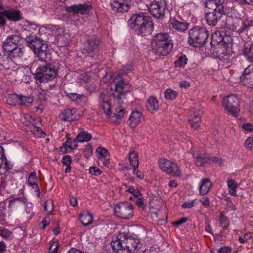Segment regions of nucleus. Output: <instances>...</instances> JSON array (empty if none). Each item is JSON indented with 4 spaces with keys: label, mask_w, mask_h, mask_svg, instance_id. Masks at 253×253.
<instances>
[{
    "label": "nucleus",
    "mask_w": 253,
    "mask_h": 253,
    "mask_svg": "<svg viewBox=\"0 0 253 253\" xmlns=\"http://www.w3.org/2000/svg\"><path fill=\"white\" fill-rule=\"evenodd\" d=\"M113 82L116 84L115 90L110 93L109 97L124 99L126 94L132 90L131 85L125 82L120 76L115 78Z\"/></svg>",
    "instance_id": "8"
},
{
    "label": "nucleus",
    "mask_w": 253,
    "mask_h": 253,
    "mask_svg": "<svg viewBox=\"0 0 253 253\" xmlns=\"http://www.w3.org/2000/svg\"><path fill=\"white\" fill-rule=\"evenodd\" d=\"M24 197H17L10 200L9 203V211L8 213L10 215L14 209H16L18 207L23 205L24 202Z\"/></svg>",
    "instance_id": "29"
},
{
    "label": "nucleus",
    "mask_w": 253,
    "mask_h": 253,
    "mask_svg": "<svg viewBox=\"0 0 253 253\" xmlns=\"http://www.w3.org/2000/svg\"><path fill=\"white\" fill-rule=\"evenodd\" d=\"M149 11L156 18H160L164 15L166 8V3L165 0H155L150 4Z\"/></svg>",
    "instance_id": "12"
},
{
    "label": "nucleus",
    "mask_w": 253,
    "mask_h": 253,
    "mask_svg": "<svg viewBox=\"0 0 253 253\" xmlns=\"http://www.w3.org/2000/svg\"><path fill=\"white\" fill-rule=\"evenodd\" d=\"M59 248V242L57 241L53 242L50 246L49 251L50 253H57Z\"/></svg>",
    "instance_id": "54"
},
{
    "label": "nucleus",
    "mask_w": 253,
    "mask_h": 253,
    "mask_svg": "<svg viewBox=\"0 0 253 253\" xmlns=\"http://www.w3.org/2000/svg\"><path fill=\"white\" fill-rule=\"evenodd\" d=\"M187 58L185 55H181L177 60L175 62L176 67H182L184 66L187 63Z\"/></svg>",
    "instance_id": "50"
},
{
    "label": "nucleus",
    "mask_w": 253,
    "mask_h": 253,
    "mask_svg": "<svg viewBox=\"0 0 253 253\" xmlns=\"http://www.w3.org/2000/svg\"><path fill=\"white\" fill-rule=\"evenodd\" d=\"M208 159L206 157L197 156L195 161V164L197 166H201L207 161Z\"/></svg>",
    "instance_id": "55"
},
{
    "label": "nucleus",
    "mask_w": 253,
    "mask_h": 253,
    "mask_svg": "<svg viewBox=\"0 0 253 253\" xmlns=\"http://www.w3.org/2000/svg\"><path fill=\"white\" fill-rule=\"evenodd\" d=\"M53 201L50 199L47 200L45 202L44 205V211L47 214L49 215L52 213L53 210Z\"/></svg>",
    "instance_id": "47"
},
{
    "label": "nucleus",
    "mask_w": 253,
    "mask_h": 253,
    "mask_svg": "<svg viewBox=\"0 0 253 253\" xmlns=\"http://www.w3.org/2000/svg\"><path fill=\"white\" fill-rule=\"evenodd\" d=\"M110 5L113 11L122 13L129 10L131 2L129 0H112Z\"/></svg>",
    "instance_id": "14"
},
{
    "label": "nucleus",
    "mask_w": 253,
    "mask_h": 253,
    "mask_svg": "<svg viewBox=\"0 0 253 253\" xmlns=\"http://www.w3.org/2000/svg\"><path fill=\"white\" fill-rule=\"evenodd\" d=\"M4 16L9 20L14 21H18L21 19L20 12L19 10L12 9L5 10L3 11Z\"/></svg>",
    "instance_id": "32"
},
{
    "label": "nucleus",
    "mask_w": 253,
    "mask_h": 253,
    "mask_svg": "<svg viewBox=\"0 0 253 253\" xmlns=\"http://www.w3.org/2000/svg\"><path fill=\"white\" fill-rule=\"evenodd\" d=\"M51 25H42L38 28V33L40 36H42L43 38L46 37V35H51L52 31Z\"/></svg>",
    "instance_id": "36"
},
{
    "label": "nucleus",
    "mask_w": 253,
    "mask_h": 253,
    "mask_svg": "<svg viewBox=\"0 0 253 253\" xmlns=\"http://www.w3.org/2000/svg\"><path fill=\"white\" fill-rule=\"evenodd\" d=\"M128 157L130 165L134 168H138L139 167V155L137 151L130 150L128 153Z\"/></svg>",
    "instance_id": "31"
},
{
    "label": "nucleus",
    "mask_w": 253,
    "mask_h": 253,
    "mask_svg": "<svg viewBox=\"0 0 253 253\" xmlns=\"http://www.w3.org/2000/svg\"><path fill=\"white\" fill-rule=\"evenodd\" d=\"M79 220L83 225L86 226L92 223L93 218L89 213L83 211L79 215Z\"/></svg>",
    "instance_id": "30"
},
{
    "label": "nucleus",
    "mask_w": 253,
    "mask_h": 253,
    "mask_svg": "<svg viewBox=\"0 0 253 253\" xmlns=\"http://www.w3.org/2000/svg\"><path fill=\"white\" fill-rule=\"evenodd\" d=\"M77 144L75 139H68L65 143L59 148V151L61 153L70 152L77 148Z\"/></svg>",
    "instance_id": "24"
},
{
    "label": "nucleus",
    "mask_w": 253,
    "mask_h": 253,
    "mask_svg": "<svg viewBox=\"0 0 253 253\" xmlns=\"http://www.w3.org/2000/svg\"><path fill=\"white\" fill-rule=\"evenodd\" d=\"M253 239V233L248 232L239 237V241L241 243H245Z\"/></svg>",
    "instance_id": "49"
},
{
    "label": "nucleus",
    "mask_w": 253,
    "mask_h": 253,
    "mask_svg": "<svg viewBox=\"0 0 253 253\" xmlns=\"http://www.w3.org/2000/svg\"><path fill=\"white\" fill-rule=\"evenodd\" d=\"M11 232L7 229L0 227V236L4 238H8L11 236Z\"/></svg>",
    "instance_id": "61"
},
{
    "label": "nucleus",
    "mask_w": 253,
    "mask_h": 253,
    "mask_svg": "<svg viewBox=\"0 0 253 253\" xmlns=\"http://www.w3.org/2000/svg\"><path fill=\"white\" fill-rule=\"evenodd\" d=\"M25 40L28 47L31 49L41 61L50 58V54L47 45L43 40L34 36H27Z\"/></svg>",
    "instance_id": "5"
},
{
    "label": "nucleus",
    "mask_w": 253,
    "mask_h": 253,
    "mask_svg": "<svg viewBox=\"0 0 253 253\" xmlns=\"http://www.w3.org/2000/svg\"><path fill=\"white\" fill-rule=\"evenodd\" d=\"M196 199L194 200H189L185 202H184L182 205L181 207L184 209H188L191 208L194 206L195 205Z\"/></svg>",
    "instance_id": "56"
},
{
    "label": "nucleus",
    "mask_w": 253,
    "mask_h": 253,
    "mask_svg": "<svg viewBox=\"0 0 253 253\" xmlns=\"http://www.w3.org/2000/svg\"><path fill=\"white\" fill-rule=\"evenodd\" d=\"M229 193L232 196L237 195V184L233 179H229L227 182Z\"/></svg>",
    "instance_id": "42"
},
{
    "label": "nucleus",
    "mask_w": 253,
    "mask_h": 253,
    "mask_svg": "<svg viewBox=\"0 0 253 253\" xmlns=\"http://www.w3.org/2000/svg\"><path fill=\"white\" fill-rule=\"evenodd\" d=\"M24 25L26 29L32 33H38L39 26L35 23L31 22L29 21H25Z\"/></svg>",
    "instance_id": "46"
},
{
    "label": "nucleus",
    "mask_w": 253,
    "mask_h": 253,
    "mask_svg": "<svg viewBox=\"0 0 253 253\" xmlns=\"http://www.w3.org/2000/svg\"><path fill=\"white\" fill-rule=\"evenodd\" d=\"M14 118L17 122L18 125L22 127L23 126H27L30 123L32 124L36 122L35 120H32L30 115L27 114H20L19 115L16 114L14 116Z\"/></svg>",
    "instance_id": "23"
},
{
    "label": "nucleus",
    "mask_w": 253,
    "mask_h": 253,
    "mask_svg": "<svg viewBox=\"0 0 253 253\" xmlns=\"http://www.w3.org/2000/svg\"><path fill=\"white\" fill-rule=\"evenodd\" d=\"M143 118V114L141 111H133L128 119L129 125L132 128H135L141 122Z\"/></svg>",
    "instance_id": "21"
},
{
    "label": "nucleus",
    "mask_w": 253,
    "mask_h": 253,
    "mask_svg": "<svg viewBox=\"0 0 253 253\" xmlns=\"http://www.w3.org/2000/svg\"><path fill=\"white\" fill-rule=\"evenodd\" d=\"M228 38H229L228 37H223L220 32L217 31L212 34L211 36V44L215 46L225 42V40Z\"/></svg>",
    "instance_id": "33"
},
{
    "label": "nucleus",
    "mask_w": 253,
    "mask_h": 253,
    "mask_svg": "<svg viewBox=\"0 0 253 253\" xmlns=\"http://www.w3.org/2000/svg\"><path fill=\"white\" fill-rule=\"evenodd\" d=\"M24 201L23 205L25 207V211L27 214H31L32 212L33 204L32 203L28 202L25 198Z\"/></svg>",
    "instance_id": "51"
},
{
    "label": "nucleus",
    "mask_w": 253,
    "mask_h": 253,
    "mask_svg": "<svg viewBox=\"0 0 253 253\" xmlns=\"http://www.w3.org/2000/svg\"><path fill=\"white\" fill-rule=\"evenodd\" d=\"M170 23L174 29L180 32L186 31L188 27V24L187 22L179 21L175 18L171 19Z\"/></svg>",
    "instance_id": "28"
},
{
    "label": "nucleus",
    "mask_w": 253,
    "mask_h": 253,
    "mask_svg": "<svg viewBox=\"0 0 253 253\" xmlns=\"http://www.w3.org/2000/svg\"><path fill=\"white\" fill-rule=\"evenodd\" d=\"M201 111L200 107L196 105L191 108L188 113V118L191 126L194 129L198 128L200 126Z\"/></svg>",
    "instance_id": "13"
},
{
    "label": "nucleus",
    "mask_w": 253,
    "mask_h": 253,
    "mask_svg": "<svg viewBox=\"0 0 253 253\" xmlns=\"http://www.w3.org/2000/svg\"><path fill=\"white\" fill-rule=\"evenodd\" d=\"M219 221L221 226L223 228H227L228 227L229 222L225 216L221 215L219 218Z\"/></svg>",
    "instance_id": "58"
},
{
    "label": "nucleus",
    "mask_w": 253,
    "mask_h": 253,
    "mask_svg": "<svg viewBox=\"0 0 253 253\" xmlns=\"http://www.w3.org/2000/svg\"><path fill=\"white\" fill-rule=\"evenodd\" d=\"M231 251V248L229 246H223L217 250L218 253H229Z\"/></svg>",
    "instance_id": "64"
},
{
    "label": "nucleus",
    "mask_w": 253,
    "mask_h": 253,
    "mask_svg": "<svg viewBox=\"0 0 253 253\" xmlns=\"http://www.w3.org/2000/svg\"><path fill=\"white\" fill-rule=\"evenodd\" d=\"M20 37L18 35H10L3 41L2 47L5 51H11L12 49L18 46L20 42Z\"/></svg>",
    "instance_id": "16"
},
{
    "label": "nucleus",
    "mask_w": 253,
    "mask_h": 253,
    "mask_svg": "<svg viewBox=\"0 0 253 253\" xmlns=\"http://www.w3.org/2000/svg\"><path fill=\"white\" fill-rule=\"evenodd\" d=\"M124 99L109 97L105 93L101 94L99 99L100 108L109 116L116 118V120L122 119L125 112Z\"/></svg>",
    "instance_id": "1"
},
{
    "label": "nucleus",
    "mask_w": 253,
    "mask_h": 253,
    "mask_svg": "<svg viewBox=\"0 0 253 253\" xmlns=\"http://www.w3.org/2000/svg\"><path fill=\"white\" fill-rule=\"evenodd\" d=\"M243 54L250 61L253 62V45L249 48L246 47Z\"/></svg>",
    "instance_id": "48"
},
{
    "label": "nucleus",
    "mask_w": 253,
    "mask_h": 253,
    "mask_svg": "<svg viewBox=\"0 0 253 253\" xmlns=\"http://www.w3.org/2000/svg\"><path fill=\"white\" fill-rule=\"evenodd\" d=\"M76 110L74 108L65 109L61 114L60 117L64 121H71L76 119Z\"/></svg>",
    "instance_id": "27"
},
{
    "label": "nucleus",
    "mask_w": 253,
    "mask_h": 253,
    "mask_svg": "<svg viewBox=\"0 0 253 253\" xmlns=\"http://www.w3.org/2000/svg\"><path fill=\"white\" fill-rule=\"evenodd\" d=\"M158 163L160 169L166 173L176 177L181 176V172L177 164L165 158L160 159Z\"/></svg>",
    "instance_id": "9"
},
{
    "label": "nucleus",
    "mask_w": 253,
    "mask_h": 253,
    "mask_svg": "<svg viewBox=\"0 0 253 253\" xmlns=\"http://www.w3.org/2000/svg\"><path fill=\"white\" fill-rule=\"evenodd\" d=\"M126 191L128 192L131 194H132L136 197H140L141 195V194L140 192L137 189H135L132 186H130L129 188L126 190Z\"/></svg>",
    "instance_id": "57"
},
{
    "label": "nucleus",
    "mask_w": 253,
    "mask_h": 253,
    "mask_svg": "<svg viewBox=\"0 0 253 253\" xmlns=\"http://www.w3.org/2000/svg\"><path fill=\"white\" fill-rule=\"evenodd\" d=\"M96 154L99 161L102 163L103 166L109 167L110 156L108 150L102 147H99L96 150Z\"/></svg>",
    "instance_id": "20"
},
{
    "label": "nucleus",
    "mask_w": 253,
    "mask_h": 253,
    "mask_svg": "<svg viewBox=\"0 0 253 253\" xmlns=\"http://www.w3.org/2000/svg\"><path fill=\"white\" fill-rule=\"evenodd\" d=\"M19 97L17 94H8L6 97V102L10 105H18Z\"/></svg>",
    "instance_id": "43"
},
{
    "label": "nucleus",
    "mask_w": 253,
    "mask_h": 253,
    "mask_svg": "<svg viewBox=\"0 0 253 253\" xmlns=\"http://www.w3.org/2000/svg\"><path fill=\"white\" fill-rule=\"evenodd\" d=\"M128 24L134 28L138 35L147 36L153 31V24L151 18L146 13H139L132 15Z\"/></svg>",
    "instance_id": "3"
},
{
    "label": "nucleus",
    "mask_w": 253,
    "mask_h": 253,
    "mask_svg": "<svg viewBox=\"0 0 253 253\" xmlns=\"http://www.w3.org/2000/svg\"><path fill=\"white\" fill-rule=\"evenodd\" d=\"M91 9V4L90 2H88L83 4L74 5L69 6L67 8V10L69 12L86 14H88Z\"/></svg>",
    "instance_id": "18"
},
{
    "label": "nucleus",
    "mask_w": 253,
    "mask_h": 253,
    "mask_svg": "<svg viewBox=\"0 0 253 253\" xmlns=\"http://www.w3.org/2000/svg\"><path fill=\"white\" fill-rule=\"evenodd\" d=\"M3 167L6 170L11 169V167L4 156V149L0 146V169Z\"/></svg>",
    "instance_id": "35"
},
{
    "label": "nucleus",
    "mask_w": 253,
    "mask_h": 253,
    "mask_svg": "<svg viewBox=\"0 0 253 253\" xmlns=\"http://www.w3.org/2000/svg\"><path fill=\"white\" fill-rule=\"evenodd\" d=\"M212 186L211 182L208 178L202 179L199 183V192L202 195L206 194Z\"/></svg>",
    "instance_id": "26"
},
{
    "label": "nucleus",
    "mask_w": 253,
    "mask_h": 253,
    "mask_svg": "<svg viewBox=\"0 0 253 253\" xmlns=\"http://www.w3.org/2000/svg\"><path fill=\"white\" fill-rule=\"evenodd\" d=\"M91 77V76L89 73L82 72L78 75L77 82L80 84H84L88 82Z\"/></svg>",
    "instance_id": "39"
},
{
    "label": "nucleus",
    "mask_w": 253,
    "mask_h": 253,
    "mask_svg": "<svg viewBox=\"0 0 253 253\" xmlns=\"http://www.w3.org/2000/svg\"><path fill=\"white\" fill-rule=\"evenodd\" d=\"M18 105L29 106L31 105L33 101V98L30 96H24L19 95Z\"/></svg>",
    "instance_id": "40"
},
{
    "label": "nucleus",
    "mask_w": 253,
    "mask_h": 253,
    "mask_svg": "<svg viewBox=\"0 0 253 253\" xmlns=\"http://www.w3.org/2000/svg\"><path fill=\"white\" fill-rule=\"evenodd\" d=\"M189 44L195 47H198L205 44L208 34L205 28L195 27L189 30Z\"/></svg>",
    "instance_id": "6"
},
{
    "label": "nucleus",
    "mask_w": 253,
    "mask_h": 253,
    "mask_svg": "<svg viewBox=\"0 0 253 253\" xmlns=\"http://www.w3.org/2000/svg\"><path fill=\"white\" fill-rule=\"evenodd\" d=\"M211 161L214 163L219 166L223 165V161L222 158L218 157H211L210 158Z\"/></svg>",
    "instance_id": "63"
},
{
    "label": "nucleus",
    "mask_w": 253,
    "mask_h": 253,
    "mask_svg": "<svg viewBox=\"0 0 253 253\" xmlns=\"http://www.w3.org/2000/svg\"><path fill=\"white\" fill-rule=\"evenodd\" d=\"M128 243H130L132 247L134 249H139L141 247V244L140 243L139 240L134 238H129L127 240Z\"/></svg>",
    "instance_id": "52"
},
{
    "label": "nucleus",
    "mask_w": 253,
    "mask_h": 253,
    "mask_svg": "<svg viewBox=\"0 0 253 253\" xmlns=\"http://www.w3.org/2000/svg\"><path fill=\"white\" fill-rule=\"evenodd\" d=\"M228 42H224L222 43L216 45V55L221 58H225L229 56L232 53V44L229 40Z\"/></svg>",
    "instance_id": "15"
},
{
    "label": "nucleus",
    "mask_w": 253,
    "mask_h": 253,
    "mask_svg": "<svg viewBox=\"0 0 253 253\" xmlns=\"http://www.w3.org/2000/svg\"><path fill=\"white\" fill-rule=\"evenodd\" d=\"M244 145L245 147L249 150H253V137H249L245 141Z\"/></svg>",
    "instance_id": "53"
},
{
    "label": "nucleus",
    "mask_w": 253,
    "mask_h": 253,
    "mask_svg": "<svg viewBox=\"0 0 253 253\" xmlns=\"http://www.w3.org/2000/svg\"><path fill=\"white\" fill-rule=\"evenodd\" d=\"M111 245L114 250L119 251L129 249L130 247L126 246V241L120 240L119 239L114 241L112 242Z\"/></svg>",
    "instance_id": "34"
},
{
    "label": "nucleus",
    "mask_w": 253,
    "mask_h": 253,
    "mask_svg": "<svg viewBox=\"0 0 253 253\" xmlns=\"http://www.w3.org/2000/svg\"><path fill=\"white\" fill-rule=\"evenodd\" d=\"M159 101L153 96L149 97L146 103L147 110L152 113L156 112L159 109Z\"/></svg>",
    "instance_id": "25"
},
{
    "label": "nucleus",
    "mask_w": 253,
    "mask_h": 253,
    "mask_svg": "<svg viewBox=\"0 0 253 253\" xmlns=\"http://www.w3.org/2000/svg\"><path fill=\"white\" fill-rule=\"evenodd\" d=\"M116 215L125 219H129L134 215V210L131 204L128 203H120L114 208Z\"/></svg>",
    "instance_id": "10"
},
{
    "label": "nucleus",
    "mask_w": 253,
    "mask_h": 253,
    "mask_svg": "<svg viewBox=\"0 0 253 253\" xmlns=\"http://www.w3.org/2000/svg\"><path fill=\"white\" fill-rule=\"evenodd\" d=\"M177 94L176 91L171 88H168L164 92V97L167 100H174L177 97Z\"/></svg>",
    "instance_id": "44"
},
{
    "label": "nucleus",
    "mask_w": 253,
    "mask_h": 253,
    "mask_svg": "<svg viewBox=\"0 0 253 253\" xmlns=\"http://www.w3.org/2000/svg\"><path fill=\"white\" fill-rule=\"evenodd\" d=\"M5 206L3 205H0V223L3 224L5 222L4 209Z\"/></svg>",
    "instance_id": "62"
},
{
    "label": "nucleus",
    "mask_w": 253,
    "mask_h": 253,
    "mask_svg": "<svg viewBox=\"0 0 253 253\" xmlns=\"http://www.w3.org/2000/svg\"><path fill=\"white\" fill-rule=\"evenodd\" d=\"M89 173L95 176H99L101 174L102 171L97 167H91L89 168Z\"/></svg>",
    "instance_id": "59"
},
{
    "label": "nucleus",
    "mask_w": 253,
    "mask_h": 253,
    "mask_svg": "<svg viewBox=\"0 0 253 253\" xmlns=\"http://www.w3.org/2000/svg\"><path fill=\"white\" fill-rule=\"evenodd\" d=\"M9 57L12 59H16L21 57L23 55V51L21 48L18 46L14 47V49H12L11 51H7Z\"/></svg>",
    "instance_id": "41"
},
{
    "label": "nucleus",
    "mask_w": 253,
    "mask_h": 253,
    "mask_svg": "<svg viewBox=\"0 0 253 253\" xmlns=\"http://www.w3.org/2000/svg\"><path fill=\"white\" fill-rule=\"evenodd\" d=\"M152 51L158 56H166L173 48L172 41L167 33H159L152 39Z\"/></svg>",
    "instance_id": "2"
},
{
    "label": "nucleus",
    "mask_w": 253,
    "mask_h": 253,
    "mask_svg": "<svg viewBox=\"0 0 253 253\" xmlns=\"http://www.w3.org/2000/svg\"><path fill=\"white\" fill-rule=\"evenodd\" d=\"M57 73V68L52 65L40 66L36 70L35 79L40 82H47L53 80Z\"/></svg>",
    "instance_id": "7"
},
{
    "label": "nucleus",
    "mask_w": 253,
    "mask_h": 253,
    "mask_svg": "<svg viewBox=\"0 0 253 253\" xmlns=\"http://www.w3.org/2000/svg\"><path fill=\"white\" fill-rule=\"evenodd\" d=\"M34 127V132L37 137H43L45 135V133L41 129L40 126L42 125L41 122L38 120L33 124Z\"/></svg>",
    "instance_id": "38"
},
{
    "label": "nucleus",
    "mask_w": 253,
    "mask_h": 253,
    "mask_svg": "<svg viewBox=\"0 0 253 253\" xmlns=\"http://www.w3.org/2000/svg\"><path fill=\"white\" fill-rule=\"evenodd\" d=\"M241 81L245 85L253 88V65H249L241 76Z\"/></svg>",
    "instance_id": "17"
},
{
    "label": "nucleus",
    "mask_w": 253,
    "mask_h": 253,
    "mask_svg": "<svg viewBox=\"0 0 253 253\" xmlns=\"http://www.w3.org/2000/svg\"><path fill=\"white\" fill-rule=\"evenodd\" d=\"M100 43V41L95 37H91L87 41V46L86 48L84 50L83 53H86L88 52L87 56L93 57L92 52L97 50L98 46Z\"/></svg>",
    "instance_id": "22"
},
{
    "label": "nucleus",
    "mask_w": 253,
    "mask_h": 253,
    "mask_svg": "<svg viewBox=\"0 0 253 253\" xmlns=\"http://www.w3.org/2000/svg\"><path fill=\"white\" fill-rule=\"evenodd\" d=\"M224 0H207L205 5L210 11L206 14V19L210 25H215L221 19L224 12Z\"/></svg>",
    "instance_id": "4"
},
{
    "label": "nucleus",
    "mask_w": 253,
    "mask_h": 253,
    "mask_svg": "<svg viewBox=\"0 0 253 253\" xmlns=\"http://www.w3.org/2000/svg\"><path fill=\"white\" fill-rule=\"evenodd\" d=\"M242 128L244 131L251 132L253 131V125L250 123H246L242 124Z\"/></svg>",
    "instance_id": "60"
},
{
    "label": "nucleus",
    "mask_w": 253,
    "mask_h": 253,
    "mask_svg": "<svg viewBox=\"0 0 253 253\" xmlns=\"http://www.w3.org/2000/svg\"><path fill=\"white\" fill-rule=\"evenodd\" d=\"M222 103L225 109L231 114L236 116L240 111L239 100L238 98L231 94L225 97L222 101Z\"/></svg>",
    "instance_id": "11"
},
{
    "label": "nucleus",
    "mask_w": 253,
    "mask_h": 253,
    "mask_svg": "<svg viewBox=\"0 0 253 253\" xmlns=\"http://www.w3.org/2000/svg\"><path fill=\"white\" fill-rule=\"evenodd\" d=\"M66 96L71 100L76 101L78 103L83 101L85 98L84 95L78 94L75 93H66Z\"/></svg>",
    "instance_id": "45"
},
{
    "label": "nucleus",
    "mask_w": 253,
    "mask_h": 253,
    "mask_svg": "<svg viewBox=\"0 0 253 253\" xmlns=\"http://www.w3.org/2000/svg\"><path fill=\"white\" fill-rule=\"evenodd\" d=\"M92 139L91 135L86 131H82L76 136V139L79 142H84L90 141Z\"/></svg>",
    "instance_id": "37"
},
{
    "label": "nucleus",
    "mask_w": 253,
    "mask_h": 253,
    "mask_svg": "<svg viewBox=\"0 0 253 253\" xmlns=\"http://www.w3.org/2000/svg\"><path fill=\"white\" fill-rule=\"evenodd\" d=\"M52 31L51 35H55L56 37L57 43L60 46H64L68 42V40L64 37V30L62 28H58L56 26H51Z\"/></svg>",
    "instance_id": "19"
}]
</instances>
